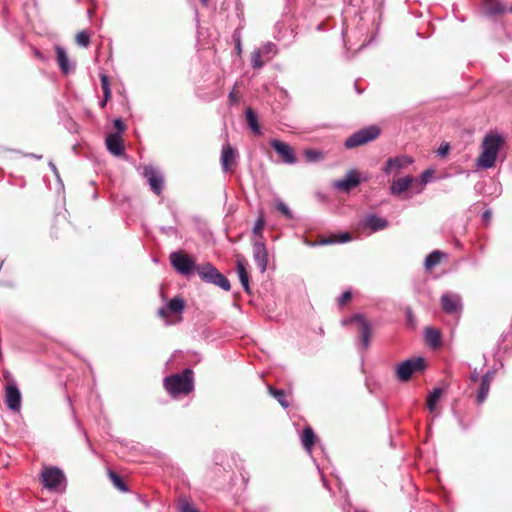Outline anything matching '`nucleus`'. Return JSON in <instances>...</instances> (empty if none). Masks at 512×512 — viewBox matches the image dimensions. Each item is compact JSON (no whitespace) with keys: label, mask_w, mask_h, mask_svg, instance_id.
I'll use <instances>...</instances> for the list:
<instances>
[{"label":"nucleus","mask_w":512,"mask_h":512,"mask_svg":"<svg viewBox=\"0 0 512 512\" xmlns=\"http://www.w3.org/2000/svg\"><path fill=\"white\" fill-rule=\"evenodd\" d=\"M504 139L498 133H488L482 142L481 154L477 158V166L483 169L494 167L500 147L503 145Z\"/></svg>","instance_id":"f257e3e1"},{"label":"nucleus","mask_w":512,"mask_h":512,"mask_svg":"<svg viewBox=\"0 0 512 512\" xmlns=\"http://www.w3.org/2000/svg\"><path fill=\"white\" fill-rule=\"evenodd\" d=\"M164 387L173 397L187 395L194 387L193 371L187 368L182 373L166 377L164 379Z\"/></svg>","instance_id":"f03ea898"},{"label":"nucleus","mask_w":512,"mask_h":512,"mask_svg":"<svg viewBox=\"0 0 512 512\" xmlns=\"http://www.w3.org/2000/svg\"><path fill=\"white\" fill-rule=\"evenodd\" d=\"M196 272L206 283L219 286L225 291H229L231 289L229 280L211 263L197 265Z\"/></svg>","instance_id":"7ed1b4c3"},{"label":"nucleus","mask_w":512,"mask_h":512,"mask_svg":"<svg viewBox=\"0 0 512 512\" xmlns=\"http://www.w3.org/2000/svg\"><path fill=\"white\" fill-rule=\"evenodd\" d=\"M425 369V360L422 357L407 359L399 363L395 368L397 379L401 382L408 381L414 373Z\"/></svg>","instance_id":"20e7f679"},{"label":"nucleus","mask_w":512,"mask_h":512,"mask_svg":"<svg viewBox=\"0 0 512 512\" xmlns=\"http://www.w3.org/2000/svg\"><path fill=\"white\" fill-rule=\"evenodd\" d=\"M41 482L49 490L62 491L65 488V476L57 467H44L41 472Z\"/></svg>","instance_id":"39448f33"},{"label":"nucleus","mask_w":512,"mask_h":512,"mask_svg":"<svg viewBox=\"0 0 512 512\" xmlns=\"http://www.w3.org/2000/svg\"><path fill=\"white\" fill-rule=\"evenodd\" d=\"M170 262L172 267L181 275L190 276L196 271L195 260L182 251H175L170 254Z\"/></svg>","instance_id":"423d86ee"},{"label":"nucleus","mask_w":512,"mask_h":512,"mask_svg":"<svg viewBox=\"0 0 512 512\" xmlns=\"http://www.w3.org/2000/svg\"><path fill=\"white\" fill-rule=\"evenodd\" d=\"M379 134L380 130L378 127L370 126L353 133L345 140L344 145L347 149H352L376 139Z\"/></svg>","instance_id":"0eeeda50"},{"label":"nucleus","mask_w":512,"mask_h":512,"mask_svg":"<svg viewBox=\"0 0 512 512\" xmlns=\"http://www.w3.org/2000/svg\"><path fill=\"white\" fill-rule=\"evenodd\" d=\"M413 163L414 159L408 155L390 157L386 160L382 171L386 175L398 174Z\"/></svg>","instance_id":"6e6552de"},{"label":"nucleus","mask_w":512,"mask_h":512,"mask_svg":"<svg viewBox=\"0 0 512 512\" xmlns=\"http://www.w3.org/2000/svg\"><path fill=\"white\" fill-rule=\"evenodd\" d=\"M415 181L416 177L412 175H405L393 179L390 185V194L396 197H400L408 191H410L411 194H415Z\"/></svg>","instance_id":"1a4fd4ad"},{"label":"nucleus","mask_w":512,"mask_h":512,"mask_svg":"<svg viewBox=\"0 0 512 512\" xmlns=\"http://www.w3.org/2000/svg\"><path fill=\"white\" fill-rule=\"evenodd\" d=\"M143 176L146 178L150 189L156 195H161L164 189V177L162 173L153 166H145Z\"/></svg>","instance_id":"9d476101"},{"label":"nucleus","mask_w":512,"mask_h":512,"mask_svg":"<svg viewBox=\"0 0 512 512\" xmlns=\"http://www.w3.org/2000/svg\"><path fill=\"white\" fill-rule=\"evenodd\" d=\"M440 304L447 314H460L462 311L461 297L456 293L447 292L441 296Z\"/></svg>","instance_id":"9b49d317"},{"label":"nucleus","mask_w":512,"mask_h":512,"mask_svg":"<svg viewBox=\"0 0 512 512\" xmlns=\"http://www.w3.org/2000/svg\"><path fill=\"white\" fill-rule=\"evenodd\" d=\"M184 308L185 301L181 297H174L165 307L159 309L158 314L165 320L166 324H171L172 322L168 320L169 315H181Z\"/></svg>","instance_id":"f8f14e48"},{"label":"nucleus","mask_w":512,"mask_h":512,"mask_svg":"<svg viewBox=\"0 0 512 512\" xmlns=\"http://www.w3.org/2000/svg\"><path fill=\"white\" fill-rule=\"evenodd\" d=\"M253 258L260 271L265 272L268 265V252L264 241L253 240Z\"/></svg>","instance_id":"ddd939ff"},{"label":"nucleus","mask_w":512,"mask_h":512,"mask_svg":"<svg viewBox=\"0 0 512 512\" xmlns=\"http://www.w3.org/2000/svg\"><path fill=\"white\" fill-rule=\"evenodd\" d=\"M350 322H355L359 326V333L361 337L362 348L366 350L370 345V338L372 334L371 326L365 317L361 314L354 315Z\"/></svg>","instance_id":"4468645a"},{"label":"nucleus","mask_w":512,"mask_h":512,"mask_svg":"<svg viewBox=\"0 0 512 512\" xmlns=\"http://www.w3.org/2000/svg\"><path fill=\"white\" fill-rule=\"evenodd\" d=\"M270 145L279 154L283 162L286 164L296 163V156L291 146L276 139L271 140Z\"/></svg>","instance_id":"2eb2a0df"},{"label":"nucleus","mask_w":512,"mask_h":512,"mask_svg":"<svg viewBox=\"0 0 512 512\" xmlns=\"http://www.w3.org/2000/svg\"><path fill=\"white\" fill-rule=\"evenodd\" d=\"M360 184L359 173L357 170H350L346 176L334 182V187L341 191L349 192L352 188Z\"/></svg>","instance_id":"dca6fc26"},{"label":"nucleus","mask_w":512,"mask_h":512,"mask_svg":"<svg viewBox=\"0 0 512 512\" xmlns=\"http://www.w3.org/2000/svg\"><path fill=\"white\" fill-rule=\"evenodd\" d=\"M5 402L9 409L19 411L21 408V393L15 385L6 387Z\"/></svg>","instance_id":"f3484780"},{"label":"nucleus","mask_w":512,"mask_h":512,"mask_svg":"<svg viewBox=\"0 0 512 512\" xmlns=\"http://www.w3.org/2000/svg\"><path fill=\"white\" fill-rule=\"evenodd\" d=\"M237 151L229 144L226 143L222 146L221 151V166L224 172H228L235 164Z\"/></svg>","instance_id":"a211bd4d"},{"label":"nucleus","mask_w":512,"mask_h":512,"mask_svg":"<svg viewBox=\"0 0 512 512\" xmlns=\"http://www.w3.org/2000/svg\"><path fill=\"white\" fill-rule=\"evenodd\" d=\"M494 373L491 371H488L486 374H484L480 379V386L477 392L476 396V403L478 405H481L486 400L489 391H490V385L493 380Z\"/></svg>","instance_id":"6ab92c4d"},{"label":"nucleus","mask_w":512,"mask_h":512,"mask_svg":"<svg viewBox=\"0 0 512 512\" xmlns=\"http://www.w3.org/2000/svg\"><path fill=\"white\" fill-rule=\"evenodd\" d=\"M105 143L108 151L114 156H121L124 154L123 140L119 133L109 134L106 137Z\"/></svg>","instance_id":"aec40b11"},{"label":"nucleus","mask_w":512,"mask_h":512,"mask_svg":"<svg viewBox=\"0 0 512 512\" xmlns=\"http://www.w3.org/2000/svg\"><path fill=\"white\" fill-rule=\"evenodd\" d=\"M57 62L61 72L65 75L74 70L75 66L72 65L68 59L66 50L61 46L55 47Z\"/></svg>","instance_id":"412c9836"},{"label":"nucleus","mask_w":512,"mask_h":512,"mask_svg":"<svg viewBox=\"0 0 512 512\" xmlns=\"http://www.w3.org/2000/svg\"><path fill=\"white\" fill-rule=\"evenodd\" d=\"M362 224L363 226L370 228L373 232H376L385 229L388 226V221L376 214H369L364 218Z\"/></svg>","instance_id":"4be33fe9"},{"label":"nucleus","mask_w":512,"mask_h":512,"mask_svg":"<svg viewBox=\"0 0 512 512\" xmlns=\"http://www.w3.org/2000/svg\"><path fill=\"white\" fill-rule=\"evenodd\" d=\"M236 271L239 276L241 285L243 286L244 290L247 293H249L250 292L249 274L247 272V263L243 258H238L236 260Z\"/></svg>","instance_id":"5701e85b"},{"label":"nucleus","mask_w":512,"mask_h":512,"mask_svg":"<svg viewBox=\"0 0 512 512\" xmlns=\"http://www.w3.org/2000/svg\"><path fill=\"white\" fill-rule=\"evenodd\" d=\"M434 171L427 169L423 171L415 181V194H420L424 191L425 186L432 180Z\"/></svg>","instance_id":"b1692460"},{"label":"nucleus","mask_w":512,"mask_h":512,"mask_svg":"<svg viewBox=\"0 0 512 512\" xmlns=\"http://www.w3.org/2000/svg\"><path fill=\"white\" fill-rule=\"evenodd\" d=\"M485 10L488 15L495 16L503 14L506 11V6L499 0H487Z\"/></svg>","instance_id":"393cba45"},{"label":"nucleus","mask_w":512,"mask_h":512,"mask_svg":"<svg viewBox=\"0 0 512 512\" xmlns=\"http://www.w3.org/2000/svg\"><path fill=\"white\" fill-rule=\"evenodd\" d=\"M245 116H246L247 124H248L249 128L251 129V131L255 135H261V129H260V126L258 123V119H257V116H256L255 112L253 111V109L247 108L245 111Z\"/></svg>","instance_id":"a878e982"},{"label":"nucleus","mask_w":512,"mask_h":512,"mask_svg":"<svg viewBox=\"0 0 512 512\" xmlns=\"http://www.w3.org/2000/svg\"><path fill=\"white\" fill-rule=\"evenodd\" d=\"M301 442L307 451H311L315 443V433L311 427H305L301 435Z\"/></svg>","instance_id":"bb28decb"},{"label":"nucleus","mask_w":512,"mask_h":512,"mask_svg":"<svg viewBox=\"0 0 512 512\" xmlns=\"http://www.w3.org/2000/svg\"><path fill=\"white\" fill-rule=\"evenodd\" d=\"M425 338L427 343L433 348L440 345L441 334L437 329L428 327L425 329Z\"/></svg>","instance_id":"cd10ccee"},{"label":"nucleus","mask_w":512,"mask_h":512,"mask_svg":"<svg viewBox=\"0 0 512 512\" xmlns=\"http://www.w3.org/2000/svg\"><path fill=\"white\" fill-rule=\"evenodd\" d=\"M441 395H442L441 388H434L433 391L428 395L427 408L431 413L436 411V407L441 398Z\"/></svg>","instance_id":"c85d7f7f"},{"label":"nucleus","mask_w":512,"mask_h":512,"mask_svg":"<svg viewBox=\"0 0 512 512\" xmlns=\"http://www.w3.org/2000/svg\"><path fill=\"white\" fill-rule=\"evenodd\" d=\"M265 218L263 214H260V216L255 221L252 233H253V240L258 239L263 241V229L265 227Z\"/></svg>","instance_id":"c756f323"},{"label":"nucleus","mask_w":512,"mask_h":512,"mask_svg":"<svg viewBox=\"0 0 512 512\" xmlns=\"http://www.w3.org/2000/svg\"><path fill=\"white\" fill-rule=\"evenodd\" d=\"M442 256H443V254L440 251L436 250V251L431 252L425 259V263H424L425 268L427 270H430L433 267H435L441 261Z\"/></svg>","instance_id":"7c9ffc66"},{"label":"nucleus","mask_w":512,"mask_h":512,"mask_svg":"<svg viewBox=\"0 0 512 512\" xmlns=\"http://www.w3.org/2000/svg\"><path fill=\"white\" fill-rule=\"evenodd\" d=\"M268 391L280 403L282 407L287 408L289 406V402L287 401L285 392L283 390L269 386Z\"/></svg>","instance_id":"2f4dec72"},{"label":"nucleus","mask_w":512,"mask_h":512,"mask_svg":"<svg viewBox=\"0 0 512 512\" xmlns=\"http://www.w3.org/2000/svg\"><path fill=\"white\" fill-rule=\"evenodd\" d=\"M262 51V54L266 57V60H270L278 52L276 44L273 42H266L262 47L258 48Z\"/></svg>","instance_id":"473e14b6"},{"label":"nucleus","mask_w":512,"mask_h":512,"mask_svg":"<svg viewBox=\"0 0 512 512\" xmlns=\"http://www.w3.org/2000/svg\"><path fill=\"white\" fill-rule=\"evenodd\" d=\"M108 476L117 489H119L120 491H123V492H126L128 490L126 484L124 483L122 478L116 472L109 469Z\"/></svg>","instance_id":"72a5a7b5"},{"label":"nucleus","mask_w":512,"mask_h":512,"mask_svg":"<svg viewBox=\"0 0 512 512\" xmlns=\"http://www.w3.org/2000/svg\"><path fill=\"white\" fill-rule=\"evenodd\" d=\"M263 57H265L262 54V51L259 49H255L251 54V65L254 69H260L264 66L265 60H263Z\"/></svg>","instance_id":"f704fd0d"},{"label":"nucleus","mask_w":512,"mask_h":512,"mask_svg":"<svg viewBox=\"0 0 512 512\" xmlns=\"http://www.w3.org/2000/svg\"><path fill=\"white\" fill-rule=\"evenodd\" d=\"M76 43L79 46L88 47L90 44V33L87 30H83L77 33Z\"/></svg>","instance_id":"c9c22d12"},{"label":"nucleus","mask_w":512,"mask_h":512,"mask_svg":"<svg viewBox=\"0 0 512 512\" xmlns=\"http://www.w3.org/2000/svg\"><path fill=\"white\" fill-rule=\"evenodd\" d=\"M304 155L309 162H316L323 158V154L315 149H307L304 152Z\"/></svg>","instance_id":"e433bc0d"},{"label":"nucleus","mask_w":512,"mask_h":512,"mask_svg":"<svg viewBox=\"0 0 512 512\" xmlns=\"http://www.w3.org/2000/svg\"><path fill=\"white\" fill-rule=\"evenodd\" d=\"M276 209L282 213L286 218L292 219L293 215L289 207L281 200L275 202Z\"/></svg>","instance_id":"4c0bfd02"},{"label":"nucleus","mask_w":512,"mask_h":512,"mask_svg":"<svg viewBox=\"0 0 512 512\" xmlns=\"http://www.w3.org/2000/svg\"><path fill=\"white\" fill-rule=\"evenodd\" d=\"M101 87L104 93V97L108 99L111 96V91L109 87L108 77L106 75L101 76Z\"/></svg>","instance_id":"58836bf2"},{"label":"nucleus","mask_w":512,"mask_h":512,"mask_svg":"<svg viewBox=\"0 0 512 512\" xmlns=\"http://www.w3.org/2000/svg\"><path fill=\"white\" fill-rule=\"evenodd\" d=\"M352 297V294L350 291L343 292L339 298H338V304L339 306H344Z\"/></svg>","instance_id":"ea45409f"},{"label":"nucleus","mask_w":512,"mask_h":512,"mask_svg":"<svg viewBox=\"0 0 512 512\" xmlns=\"http://www.w3.org/2000/svg\"><path fill=\"white\" fill-rule=\"evenodd\" d=\"M234 41H235V50L238 55L242 52V44H241V37L238 33H234L233 35Z\"/></svg>","instance_id":"a19ab883"},{"label":"nucleus","mask_w":512,"mask_h":512,"mask_svg":"<svg viewBox=\"0 0 512 512\" xmlns=\"http://www.w3.org/2000/svg\"><path fill=\"white\" fill-rule=\"evenodd\" d=\"M228 101L230 105H236L239 102V96L235 89H233L228 95Z\"/></svg>","instance_id":"79ce46f5"},{"label":"nucleus","mask_w":512,"mask_h":512,"mask_svg":"<svg viewBox=\"0 0 512 512\" xmlns=\"http://www.w3.org/2000/svg\"><path fill=\"white\" fill-rule=\"evenodd\" d=\"M450 150V146L448 143H444V144H441L440 147L438 148V155L441 156V157H445L448 152Z\"/></svg>","instance_id":"37998d69"},{"label":"nucleus","mask_w":512,"mask_h":512,"mask_svg":"<svg viewBox=\"0 0 512 512\" xmlns=\"http://www.w3.org/2000/svg\"><path fill=\"white\" fill-rule=\"evenodd\" d=\"M335 240L334 239H331V238H323L321 239L319 242H318V245H326V244H332L334 243ZM307 244L311 245V246H315L317 245V243H310V242H307Z\"/></svg>","instance_id":"c03bdc74"},{"label":"nucleus","mask_w":512,"mask_h":512,"mask_svg":"<svg viewBox=\"0 0 512 512\" xmlns=\"http://www.w3.org/2000/svg\"><path fill=\"white\" fill-rule=\"evenodd\" d=\"M114 125L117 128V130H118L117 133H119V134L122 133L124 131V129H125V126H124L123 122L120 119H116L114 121Z\"/></svg>","instance_id":"a18cd8bd"},{"label":"nucleus","mask_w":512,"mask_h":512,"mask_svg":"<svg viewBox=\"0 0 512 512\" xmlns=\"http://www.w3.org/2000/svg\"><path fill=\"white\" fill-rule=\"evenodd\" d=\"M491 216H492L491 211H490V210H486V211H484V212H483V214H482V219H483L486 223H488V222L490 221V219H491Z\"/></svg>","instance_id":"49530a36"},{"label":"nucleus","mask_w":512,"mask_h":512,"mask_svg":"<svg viewBox=\"0 0 512 512\" xmlns=\"http://www.w3.org/2000/svg\"><path fill=\"white\" fill-rule=\"evenodd\" d=\"M351 240V236L348 233H344L340 235L339 242L344 243Z\"/></svg>","instance_id":"de8ad7c7"},{"label":"nucleus","mask_w":512,"mask_h":512,"mask_svg":"<svg viewBox=\"0 0 512 512\" xmlns=\"http://www.w3.org/2000/svg\"><path fill=\"white\" fill-rule=\"evenodd\" d=\"M470 379H471V381H473V382L478 381V379H479V375H478V372H477L476 370H474V371L471 373Z\"/></svg>","instance_id":"09e8293b"},{"label":"nucleus","mask_w":512,"mask_h":512,"mask_svg":"<svg viewBox=\"0 0 512 512\" xmlns=\"http://www.w3.org/2000/svg\"><path fill=\"white\" fill-rule=\"evenodd\" d=\"M35 55L39 58H42V54L39 50H35Z\"/></svg>","instance_id":"8fccbe9b"},{"label":"nucleus","mask_w":512,"mask_h":512,"mask_svg":"<svg viewBox=\"0 0 512 512\" xmlns=\"http://www.w3.org/2000/svg\"><path fill=\"white\" fill-rule=\"evenodd\" d=\"M107 100H108V99H106V98H105V99L101 102V106H102V107H104V106L106 105V101H107Z\"/></svg>","instance_id":"3c124183"},{"label":"nucleus","mask_w":512,"mask_h":512,"mask_svg":"<svg viewBox=\"0 0 512 512\" xmlns=\"http://www.w3.org/2000/svg\"><path fill=\"white\" fill-rule=\"evenodd\" d=\"M202 4L206 5L208 3V0H201Z\"/></svg>","instance_id":"603ef678"},{"label":"nucleus","mask_w":512,"mask_h":512,"mask_svg":"<svg viewBox=\"0 0 512 512\" xmlns=\"http://www.w3.org/2000/svg\"><path fill=\"white\" fill-rule=\"evenodd\" d=\"M510 11H511V13H512V5H511V8H510Z\"/></svg>","instance_id":"864d4df0"}]
</instances>
